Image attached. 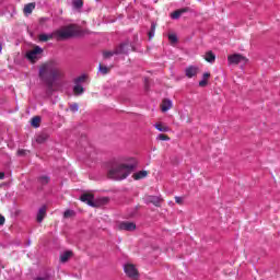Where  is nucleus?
Returning a JSON list of instances; mask_svg holds the SVG:
<instances>
[{
  "mask_svg": "<svg viewBox=\"0 0 280 280\" xmlns=\"http://www.w3.org/2000/svg\"><path fill=\"white\" fill-rule=\"evenodd\" d=\"M62 75V71L56 61L44 63L39 68V78L46 84L48 91H54V82Z\"/></svg>",
  "mask_w": 280,
  "mask_h": 280,
  "instance_id": "f257e3e1",
  "label": "nucleus"
},
{
  "mask_svg": "<svg viewBox=\"0 0 280 280\" xmlns=\"http://www.w3.org/2000/svg\"><path fill=\"white\" fill-rule=\"evenodd\" d=\"M129 161L130 164L113 163L107 173L108 178L112 180H124L128 178L135 172V167H137V160L130 158Z\"/></svg>",
  "mask_w": 280,
  "mask_h": 280,
  "instance_id": "f03ea898",
  "label": "nucleus"
},
{
  "mask_svg": "<svg viewBox=\"0 0 280 280\" xmlns=\"http://www.w3.org/2000/svg\"><path fill=\"white\" fill-rule=\"evenodd\" d=\"M72 36H75V28L73 25L55 31V38L57 40H67V38H72Z\"/></svg>",
  "mask_w": 280,
  "mask_h": 280,
  "instance_id": "7ed1b4c3",
  "label": "nucleus"
},
{
  "mask_svg": "<svg viewBox=\"0 0 280 280\" xmlns=\"http://www.w3.org/2000/svg\"><path fill=\"white\" fill-rule=\"evenodd\" d=\"M84 82H86L85 74H82V75L78 77L77 79H74V86H73L74 95H82V93H84V88L82 86V84H84Z\"/></svg>",
  "mask_w": 280,
  "mask_h": 280,
  "instance_id": "20e7f679",
  "label": "nucleus"
},
{
  "mask_svg": "<svg viewBox=\"0 0 280 280\" xmlns=\"http://www.w3.org/2000/svg\"><path fill=\"white\" fill-rule=\"evenodd\" d=\"M43 54V48L40 46H36L33 50L26 52V58L31 62H36V60L40 59V55Z\"/></svg>",
  "mask_w": 280,
  "mask_h": 280,
  "instance_id": "39448f33",
  "label": "nucleus"
},
{
  "mask_svg": "<svg viewBox=\"0 0 280 280\" xmlns=\"http://www.w3.org/2000/svg\"><path fill=\"white\" fill-rule=\"evenodd\" d=\"M124 271L126 272L127 276L130 277V279H135L139 277V271H137V268L135 267V265H130V264L125 265Z\"/></svg>",
  "mask_w": 280,
  "mask_h": 280,
  "instance_id": "423d86ee",
  "label": "nucleus"
},
{
  "mask_svg": "<svg viewBox=\"0 0 280 280\" xmlns=\"http://www.w3.org/2000/svg\"><path fill=\"white\" fill-rule=\"evenodd\" d=\"M119 231H136L137 224L135 222L122 221L118 224Z\"/></svg>",
  "mask_w": 280,
  "mask_h": 280,
  "instance_id": "0eeeda50",
  "label": "nucleus"
},
{
  "mask_svg": "<svg viewBox=\"0 0 280 280\" xmlns=\"http://www.w3.org/2000/svg\"><path fill=\"white\" fill-rule=\"evenodd\" d=\"M132 49V45L129 40L121 43L118 47H116V54H128Z\"/></svg>",
  "mask_w": 280,
  "mask_h": 280,
  "instance_id": "6e6552de",
  "label": "nucleus"
},
{
  "mask_svg": "<svg viewBox=\"0 0 280 280\" xmlns=\"http://www.w3.org/2000/svg\"><path fill=\"white\" fill-rule=\"evenodd\" d=\"M95 197L91 194H83L80 197V201L81 202H86V205H89V207H95Z\"/></svg>",
  "mask_w": 280,
  "mask_h": 280,
  "instance_id": "1a4fd4ad",
  "label": "nucleus"
},
{
  "mask_svg": "<svg viewBox=\"0 0 280 280\" xmlns=\"http://www.w3.org/2000/svg\"><path fill=\"white\" fill-rule=\"evenodd\" d=\"M244 60V57L238 54H234L228 57L229 65H240Z\"/></svg>",
  "mask_w": 280,
  "mask_h": 280,
  "instance_id": "9d476101",
  "label": "nucleus"
},
{
  "mask_svg": "<svg viewBox=\"0 0 280 280\" xmlns=\"http://www.w3.org/2000/svg\"><path fill=\"white\" fill-rule=\"evenodd\" d=\"M186 78H196L198 75V67L196 66H189L185 69Z\"/></svg>",
  "mask_w": 280,
  "mask_h": 280,
  "instance_id": "9b49d317",
  "label": "nucleus"
},
{
  "mask_svg": "<svg viewBox=\"0 0 280 280\" xmlns=\"http://www.w3.org/2000/svg\"><path fill=\"white\" fill-rule=\"evenodd\" d=\"M189 9L187 8H183V9H178L176 11H174L173 13H171V19H173L174 21L180 19V16H183V14H185V12H188Z\"/></svg>",
  "mask_w": 280,
  "mask_h": 280,
  "instance_id": "f8f14e48",
  "label": "nucleus"
},
{
  "mask_svg": "<svg viewBox=\"0 0 280 280\" xmlns=\"http://www.w3.org/2000/svg\"><path fill=\"white\" fill-rule=\"evenodd\" d=\"M51 38H56V32L49 34H39L38 40L40 43H47V40H51Z\"/></svg>",
  "mask_w": 280,
  "mask_h": 280,
  "instance_id": "ddd939ff",
  "label": "nucleus"
},
{
  "mask_svg": "<svg viewBox=\"0 0 280 280\" xmlns=\"http://www.w3.org/2000/svg\"><path fill=\"white\" fill-rule=\"evenodd\" d=\"M147 203L154 205V207H160L161 199L156 196H149V197H147Z\"/></svg>",
  "mask_w": 280,
  "mask_h": 280,
  "instance_id": "4468645a",
  "label": "nucleus"
},
{
  "mask_svg": "<svg viewBox=\"0 0 280 280\" xmlns=\"http://www.w3.org/2000/svg\"><path fill=\"white\" fill-rule=\"evenodd\" d=\"M45 215H47V207L43 206L37 212V222H43V220H45Z\"/></svg>",
  "mask_w": 280,
  "mask_h": 280,
  "instance_id": "2eb2a0df",
  "label": "nucleus"
},
{
  "mask_svg": "<svg viewBox=\"0 0 280 280\" xmlns=\"http://www.w3.org/2000/svg\"><path fill=\"white\" fill-rule=\"evenodd\" d=\"M173 104L171 100H164L162 103V113H167V110H170L172 108Z\"/></svg>",
  "mask_w": 280,
  "mask_h": 280,
  "instance_id": "dca6fc26",
  "label": "nucleus"
},
{
  "mask_svg": "<svg viewBox=\"0 0 280 280\" xmlns=\"http://www.w3.org/2000/svg\"><path fill=\"white\" fill-rule=\"evenodd\" d=\"M205 60L213 65V62H215V54H213V51L206 52Z\"/></svg>",
  "mask_w": 280,
  "mask_h": 280,
  "instance_id": "f3484780",
  "label": "nucleus"
},
{
  "mask_svg": "<svg viewBox=\"0 0 280 280\" xmlns=\"http://www.w3.org/2000/svg\"><path fill=\"white\" fill-rule=\"evenodd\" d=\"M49 180H51V178L48 175H42L37 178L39 185H49Z\"/></svg>",
  "mask_w": 280,
  "mask_h": 280,
  "instance_id": "a211bd4d",
  "label": "nucleus"
},
{
  "mask_svg": "<svg viewBox=\"0 0 280 280\" xmlns=\"http://www.w3.org/2000/svg\"><path fill=\"white\" fill-rule=\"evenodd\" d=\"M148 176V171H139L138 173L133 174L135 180H141V178H145Z\"/></svg>",
  "mask_w": 280,
  "mask_h": 280,
  "instance_id": "6ab92c4d",
  "label": "nucleus"
},
{
  "mask_svg": "<svg viewBox=\"0 0 280 280\" xmlns=\"http://www.w3.org/2000/svg\"><path fill=\"white\" fill-rule=\"evenodd\" d=\"M34 8H36V4L28 3L24 7V14H32L34 12Z\"/></svg>",
  "mask_w": 280,
  "mask_h": 280,
  "instance_id": "aec40b11",
  "label": "nucleus"
},
{
  "mask_svg": "<svg viewBox=\"0 0 280 280\" xmlns=\"http://www.w3.org/2000/svg\"><path fill=\"white\" fill-rule=\"evenodd\" d=\"M31 124H32L33 128H40V117L39 116H34L32 118Z\"/></svg>",
  "mask_w": 280,
  "mask_h": 280,
  "instance_id": "412c9836",
  "label": "nucleus"
},
{
  "mask_svg": "<svg viewBox=\"0 0 280 280\" xmlns=\"http://www.w3.org/2000/svg\"><path fill=\"white\" fill-rule=\"evenodd\" d=\"M155 128L159 130V132H170V127L163 126L161 122L155 124Z\"/></svg>",
  "mask_w": 280,
  "mask_h": 280,
  "instance_id": "4be33fe9",
  "label": "nucleus"
},
{
  "mask_svg": "<svg viewBox=\"0 0 280 280\" xmlns=\"http://www.w3.org/2000/svg\"><path fill=\"white\" fill-rule=\"evenodd\" d=\"M49 139V136L47 133H40L36 138L37 143H45L46 140Z\"/></svg>",
  "mask_w": 280,
  "mask_h": 280,
  "instance_id": "5701e85b",
  "label": "nucleus"
},
{
  "mask_svg": "<svg viewBox=\"0 0 280 280\" xmlns=\"http://www.w3.org/2000/svg\"><path fill=\"white\" fill-rule=\"evenodd\" d=\"M71 255H73L72 252H65V253L61 255V257H60V261H61L62 264L69 261V257H71Z\"/></svg>",
  "mask_w": 280,
  "mask_h": 280,
  "instance_id": "b1692460",
  "label": "nucleus"
},
{
  "mask_svg": "<svg viewBox=\"0 0 280 280\" xmlns=\"http://www.w3.org/2000/svg\"><path fill=\"white\" fill-rule=\"evenodd\" d=\"M72 5L74 10H82L84 2L82 0H74L72 1Z\"/></svg>",
  "mask_w": 280,
  "mask_h": 280,
  "instance_id": "393cba45",
  "label": "nucleus"
},
{
  "mask_svg": "<svg viewBox=\"0 0 280 280\" xmlns=\"http://www.w3.org/2000/svg\"><path fill=\"white\" fill-rule=\"evenodd\" d=\"M168 40L174 45V44L178 43V36H176V34H170Z\"/></svg>",
  "mask_w": 280,
  "mask_h": 280,
  "instance_id": "a878e982",
  "label": "nucleus"
},
{
  "mask_svg": "<svg viewBox=\"0 0 280 280\" xmlns=\"http://www.w3.org/2000/svg\"><path fill=\"white\" fill-rule=\"evenodd\" d=\"M103 56L104 58H110L113 56H117V48L114 51H105Z\"/></svg>",
  "mask_w": 280,
  "mask_h": 280,
  "instance_id": "bb28decb",
  "label": "nucleus"
},
{
  "mask_svg": "<svg viewBox=\"0 0 280 280\" xmlns=\"http://www.w3.org/2000/svg\"><path fill=\"white\" fill-rule=\"evenodd\" d=\"M73 215H75V211L73 210H66L63 212V218H73Z\"/></svg>",
  "mask_w": 280,
  "mask_h": 280,
  "instance_id": "cd10ccee",
  "label": "nucleus"
},
{
  "mask_svg": "<svg viewBox=\"0 0 280 280\" xmlns=\"http://www.w3.org/2000/svg\"><path fill=\"white\" fill-rule=\"evenodd\" d=\"M98 71L103 74L106 75V73H108V68L105 66L100 65L98 66Z\"/></svg>",
  "mask_w": 280,
  "mask_h": 280,
  "instance_id": "c85d7f7f",
  "label": "nucleus"
},
{
  "mask_svg": "<svg viewBox=\"0 0 280 280\" xmlns=\"http://www.w3.org/2000/svg\"><path fill=\"white\" fill-rule=\"evenodd\" d=\"M70 110L72 113H78V110H80V106L78 105V103L71 104L70 105Z\"/></svg>",
  "mask_w": 280,
  "mask_h": 280,
  "instance_id": "c756f323",
  "label": "nucleus"
},
{
  "mask_svg": "<svg viewBox=\"0 0 280 280\" xmlns=\"http://www.w3.org/2000/svg\"><path fill=\"white\" fill-rule=\"evenodd\" d=\"M159 141H170V137L166 135L160 133L156 138Z\"/></svg>",
  "mask_w": 280,
  "mask_h": 280,
  "instance_id": "7c9ffc66",
  "label": "nucleus"
},
{
  "mask_svg": "<svg viewBox=\"0 0 280 280\" xmlns=\"http://www.w3.org/2000/svg\"><path fill=\"white\" fill-rule=\"evenodd\" d=\"M35 280H51V275L46 273L44 276L35 278Z\"/></svg>",
  "mask_w": 280,
  "mask_h": 280,
  "instance_id": "2f4dec72",
  "label": "nucleus"
},
{
  "mask_svg": "<svg viewBox=\"0 0 280 280\" xmlns=\"http://www.w3.org/2000/svg\"><path fill=\"white\" fill-rule=\"evenodd\" d=\"M199 86H201V88L207 86V80L202 79L201 81H199Z\"/></svg>",
  "mask_w": 280,
  "mask_h": 280,
  "instance_id": "473e14b6",
  "label": "nucleus"
},
{
  "mask_svg": "<svg viewBox=\"0 0 280 280\" xmlns=\"http://www.w3.org/2000/svg\"><path fill=\"white\" fill-rule=\"evenodd\" d=\"M5 224V217L0 214V226H3Z\"/></svg>",
  "mask_w": 280,
  "mask_h": 280,
  "instance_id": "72a5a7b5",
  "label": "nucleus"
},
{
  "mask_svg": "<svg viewBox=\"0 0 280 280\" xmlns=\"http://www.w3.org/2000/svg\"><path fill=\"white\" fill-rule=\"evenodd\" d=\"M175 202H176L177 205H182V202H183V197H175Z\"/></svg>",
  "mask_w": 280,
  "mask_h": 280,
  "instance_id": "f704fd0d",
  "label": "nucleus"
},
{
  "mask_svg": "<svg viewBox=\"0 0 280 280\" xmlns=\"http://www.w3.org/2000/svg\"><path fill=\"white\" fill-rule=\"evenodd\" d=\"M19 156H25V150L21 149L18 151Z\"/></svg>",
  "mask_w": 280,
  "mask_h": 280,
  "instance_id": "c9c22d12",
  "label": "nucleus"
},
{
  "mask_svg": "<svg viewBox=\"0 0 280 280\" xmlns=\"http://www.w3.org/2000/svg\"><path fill=\"white\" fill-rule=\"evenodd\" d=\"M46 21H49V19H48V18H42V19H39L40 25H43V23H45Z\"/></svg>",
  "mask_w": 280,
  "mask_h": 280,
  "instance_id": "e433bc0d",
  "label": "nucleus"
},
{
  "mask_svg": "<svg viewBox=\"0 0 280 280\" xmlns=\"http://www.w3.org/2000/svg\"><path fill=\"white\" fill-rule=\"evenodd\" d=\"M207 78H211V73L205 72V73H203V80H207Z\"/></svg>",
  "mask_w": 280,
  "mask_h": 280,
  "instance_id": "4c0bfd02",
  "label": "nucleus"
},
{
  "mask_svg": "<svg viewBox=\"0 0 280 280\" xmlns=\"http://www.w3.org/2000/svg\"><path fill=\"white\" fill-rule=\"evenodd\" d=\"M151 32H156V24L154 23L151 24Z\"/></svg>",
  "mask_w": 280,
  "mask_h": 280,
  "instance_id": "58836bf2",
  "label": "nucleus"
},
{
  "mask_svg": "<svg viewBox=\"0 0 280 280\" xmlns=\"http://www.w3.org/2000/svg\"><path fill=\"white\" fill-rule=\"evenodd\" d=\"M149 38H154V31L149 32Z\"/></svg>",
  "mask_w": 280,
  "mask_h": 280,
  "instance_id": "ea45409f",
  "label": "nucleus"
},
{
  "mask_svg": "<svg viewBox=\"0 0 280 280\" xmlns=\"http://www.w3.org/2000/svg\"><path fill=\"white\" fill-rule=\"evenodd\" d=\"M3 178H5V173L0 172V180H3Z\"/></svg>",
  "mask_w": 280,
  "mask_h": 280,
  "instance_id": "a19ab883",
  "label": "nucleus"
},
{
  "mask_svg": "<svg viewBox=\"0 0 280 280\" xmlns=\"http://www.w3.org/2000/svg\"><path fill=\"white\" fill-rule=\"evenodd\" d=\"M2 50H3V46H1V44H0V54H1Z\"/></svg>",
  "mask_w": 280,
  "mask_h": 280,
  "instance_id": "79ce46f5",
  "label": "nucleus"
}]
</instances>
